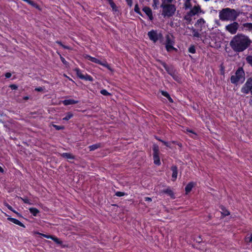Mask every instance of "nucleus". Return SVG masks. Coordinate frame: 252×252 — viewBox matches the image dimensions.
Segmentation results:
<instances>
[{"mask_svg": "<svg viewBox=\"0 0 252 252\" xmlns=\"http://www.w3.org/2000/svg\"><path fill=\"white\" fill-rule=\"evenodd\" d=\"M251 43L249 38L243 34L234 36L230 42V45L235 52H240L246 50Z\"/></svg>", "mask_w": 252, "mask_h": 252, "instance_id": "1", "label": "nucleus"}, {"mask_svg": "<svg viewBox=\"0 0 252 252\" xmlns=\"http://www.w3.org/2000/svg\"><path fill=\"white\" fill-rule=\"evenodd\" d=\"M161 1L160 6L162 8L161 15L164 17L173 16L176 10L175 5V0H161Z\"/></svg>", "mask_w": 252, "mask_h": 252, "instance_id": "2", "label": "nucleus"}, {"mask_svg": "<svg viewBox=\"0 0 252 252\" xmlns=\"http://www.w3.org/2000/svg\"><path fill=\"white\" fill-rule=\"evenodd\" d=\"M239 14L234 9L225 8L219 12V18L222 21H235Z\"/></svg>", "mask_w": 252, "mask_h": 252, "instance_id": "3", "label": "nucleus"}, {"mask_svg": "<svg viewBox=\"0 0 252 252\" xmlns=\"http://www.w3.org/2000/svg\"><path fill=\"white\" fill-rule=\"evenodd\" d=\"M189 9L190 10L185 16V19L189 23L192 20V17L198 14L201 12V10L199 5L196 3L192 6L191 8Z\"/></svg>", "mask_w": 252, "mask_h": 252, "instance_id": "4", "label": "nucleus"}, {"mask_svg": "<svg viewBox=\"0 0 252 252\" xmlns=\"http://www.w3.org/2000/svg\"><path fill=\"white\" fill-rule=\"evenodd\" d=\"M232 83H243L245 80V73L242 68H239L235 74L231 77Z\"/></svg>", "mask_w": 252, "mask_h": 252, "instance_id": "5", "label": "nucleus"}, {"mask_svg": "<svg viewBox=\"0 0 252 252\" xmlns=\"http://www.w3.org/2000/svg\"><path fill=\"white\" fill-rule=\"evenodd\" d=\"M85 58L89 60V61H91V62H93V63H98V64H99L105 67H106L107 68H108L109 70H110V71H113L112 69L111 68V67L109 65V64L107 63L106 62V61H101L100 60L96 59V58H95L94 57H92L89 55H86L85 56Z\"/></svg>", "mask_w": 252, "mask_h": 252, "instance_id": "6", "label": "nucleus"}, {"mask_svg": "<svg viewBox=\"0 0 252 252\" xmlns=\"http://www.w3.org/2000/svg\"><path fill=\"white\" fill-rule=\"evenodd\" d=\"M174 44V41L169 35L166 37V41L165 43V48L168 52H170L172 50H177L173 46Z\"/></svg>", "mask_w": 252, "mask_h": 252, "instance_id": "7", "label": "nucleus"}, {"mask_svg": "<svg viewBox=\"0 0 252 252\" xmlns=\"http://www.w3.org/2000/svg\"><path fill=\"white\" fill-rule=\"evenodd\" d=\"M239 28V24L237 22H234L225 26V30L232 34L237 32Z\"/></svg>", "mask_w": 252, "mask_h": 252, "instance_id": "8", "label": "nucleus"}, {"mask_svg": "<svg viewBox=\"0 0 252 252\" xmlns=\"http://www.w3.org/2000/svg\"><path fill=\"white\" fill-rule=\"evenodd\" d=\"M252 89V78H249L243 87L241 88V92L243 93L248 94L251 91Z\"/></svg>", "mask_w": 252, "mask_h": 252, "instance_id": "9", "label": "nucleus"}, {"mask_svg": "<svg viewBox=\"0 0 252 252\" xmlns=\"http://www.w3.org/2000/svg\"><path fill=\"white\" fill-rule=\"evenodd\" d=\"M149 38L156 42L160 36V34H158L156 31H151L148 33Z\"/></svg>", "mask_w": 252, "mask_h": 252, "instance_id": "10", "label": "nucleus"}, {"mask_svg": "<svg viewBox=\"0 0 252 252\" xmlns=\"http://www.w3.org/2000/svg\"><path fill=\"white\" fill-rule=\"evenodd\" d=\"M143 11L148 16L149 19L152 21L153 19V13L152 10L147 6H145L142 9Z\"/></svg>", "mask_w": 252, "mask_h": 252, "instance_id": "11", "label": "nucleus"}, {"mask_svg": "<svg viewBox=\"0 0 252 252\" xmlns=\"http://www.w3.org/2000/svg\"><path fill=\"white\" fill-rule=\"evenodd\" d=\"M7 220L17 225H18L24 228L25 227V225L23 223H22L21 222H20L19 220L16 219H14L9 217H8Z\"/></svg>", "mask_w": 252, "mask_h": 252, "instance_id": "12", "label": "nucleus"}, {"mask_svg": "<svg viewBox=\"0 0 252 252\" xmlns=\"http://www.w3.org/2000/svg\"><path fill=\"white\" fill-rule=\"evenodd\" d=\"M171 170L172 171V180L174 181L176 180L177 177L178 171L177 168L176 166H172L171 167Z\"/></svg>", "mask_w": 252, "mask_h": 252, "instance_id": "13", "label": "nucleus"}, {"mask_svg": "<svg viewBox=\"0 0 252 252\" xmlns=\"http://www.w3.org/2000/svg\"><path fill=\"white\" fill-rule=\"evenodd\" d=\"M78 102V101L75 100L73 99H65L63 101V103L64 105H68L74 104H76Z\"/></svg>", "mask_w": 252, "mask_h": 252, "instance_id": "14", "label": "nucleus"}, {"mask_svg": "<svg viewBox=\"0 0 252 252\" xmlns=\"http://www.w3.org/2000/svg\"><path fill=\"white\" fill-rule=\"evenodd\" d=\"M61 156L63 158L67 159L68 160L73 159L75 158L74 156L72 154L67 153H64L62 154Z\"/></svg>", "mask_w": 252, "mask_h": 252, "instance_id": "15", "label": "nucleus"}, {"mask_svg": "<svg viewBox=\"0 0 252 252\" xmlns=\"http://www.w3.org/2000/svg\"><path fill=\"white\" fill-rule=\"evenodd\" d=\"M205 23V22L204 20L202 18H200L197 20L195 26L197 28H200V30H201L202 27L204 26Z\"/></svg>", "mask_w": 252, "mask_h": 252, "instance_id": "16", "label": "nucleus"}, {"mask_svg": "<svg viewBox=\"0 0 252 252\" xmlns=\"http://www.w3.org/2000/svg\"><path fill=\"white\" fill-rule=\"evenodd\" d=\"M192 0H185L184 3V7L186 9L191 8L193 5Z\"/></svg>", "mask_w": 252, "mask_h": 252, "instance_id": "17", "label": "nucleus"}, {"mask_svg": "<svg viewBox=\"0 0 252 252\" xmlns=\"http://www.w3.org/2000/svg\"><path fill=\"white\" fill-rule=\"evenodd\" d=\"M188 28L192 32V35L194 37H200L201 36V34L196 29L193 28V27H188Z\"/></svg>", "mask_w": 252, "mask_h": 252, "instance_id": "18", "label": "nucleus"}, {"mask_svg": "<svg viewBox=\"0 0 252 252\" xmlns=\"http://www.w3.org/2000/svg\"><path fill=\"white\" fill-rule=\"evenodd\" d=\"M154 162L155 164L159 165L160 164L159 154H153Z\"/></svg>", "mask_w": 252, "mask_h": 252, "instance_id": "19", "label": "nucleus"}, {"mask_svg": "<svg viewBox=\"0 0 252 252\" xmlns=\"http://www.w3.org/2000/svg\"><path fill=\"white\" fill-rule=\"evenodd\" d=\"M193 186L194 184L192 182H190L187 185V186L185 188L186 193H188L189 192L191 191Z\"/></svg>", "mask_w": 252, "mask_h": 252, "instance_id": "20", "label": "nucleus"}, {"mask_svg": "<svg viewBox=\"0 0 252 252\" xmlns=\"http://www.w3.org/2000/svg\"><path fill=\"white\" fill-rule=\"evenodd\" d=\"M29 210L30 213L32 214L34 216H37V214L39 213L38 210L35 208H30Z\"/></svg>", "mask_w": 252, "mask_h": 252, "instance_id": "21", "label": "nucleus"}, {"mask_svg": "<svg viewBox=\"0 0 252 252\" xmlns=\"http://www.w3.org/2000/svg\"><path fill=\"white\" fill-rule=\"evenodd\" d=\"M76 72V73L78 77H79L80 79H82L84 74L82 73L81 71L79 68H75L74 70Z\"/></svg>", "mask_w": 252, "mask_h": 252, "instance_id": "22", "label": "nucleus"}, {"mask_svg": "<svg viewBox=\"0 0 252 252\" xmlns=\"http://www.w3.org/2000/svg\"><path fill=\"white\" fill-rule=\"evenodd\" d=\"M163 192L168 194L172 198H174V193L170 189H167L163 190Z\"/></svg>", "mask_w": 252, "mask_h": 252, "instance_id": "23", "label": "nucleus"}, {"mask_svg": "<svg viewBox=\"0 0 252 252\" xmlns=\"http://www.w3.org/2000/svg\"><path fill=\"white\" fill-rule=\"evenodd\" d=\"M153 150L154 151L153 154H159V149L158 146L157 145H154L153 146Z\"/></svg>", "mask_w": 252, "mask_h": 252, "instance_id": "24", "label": "nucleus"}, {"mask_svg": "<svg viewBox=\"0 0 252 252\" xmlns=\"http://www.w3.org/2000/svg\"><path fill=\"white\" fill-rule=\"evenodd\" d=\"M244 27L247 29L252 31V23H245L243 25Z\"/></svg>", "mask_w": 252, "mask_h": 252, "instance_id": "25", "label": "nucleus"}, {"mask_svg": "<svg viewBox=\"0 0 252 252\" xmlns=\"http://www.w3.org/2000/svg\"><path fill=\"white\" fill-rule=\"evenodd\" d=\"M82 79H84L85 80H89L90 81H92L93 80L92 77H91L90 75H88L87 74H84V77Z\"/></svg>", "mask_w": 252, "mask_h": 252, "instance_id": "26", "label": "nucleus"}, {"mask_svg": "<svg viewBox=\"0 0 252 252\" xmlns=\"http://www.w3.org/2000/svg\"><path fill=\"white\" fill-rule=\"evenodd\" d=\"M245 242L246 243L252 242V233L250 235H247L245 238Z\"/></svg>", "mask_w": 252, "mask_h": 252, "instance_id": "27", "label": "nucleus"}, {"mask_svg": "<svg viewBox=\"0 0 252 252\" xmlns=\"http://www.w3.org/2000/svg\"><path fill=\"white\" fill-rule=\"evenodd\" d=\"M153 6L154 7V9L158 8L159 3V0H153Z\"/></svg>", "mask_w": 252, "mask_h": 252, "instance_id": "28", "label": "nucleus"}, {"mask_svg": "<svg viewBox=\"0 0 252 252\" xmlns=\"http://www.w3.org/2000/svg\"><path fill=\"white\" fill-rule=\"evenodd\" d=\"M134 11L138 13L139 15L142 16L141 12L140 11V8L137 4H135L134 7Z\"/></svg>", "mask_w": 252, "mask_h": 252, "instance_id": "29", "label": "nucleus"}, {"mask_svg": "<svg viewBox=\"0 0 252 252\" xmlns=\"http://www.w3.org/2000/svg\"><path fill=\"white\" fill-rule=\"evenodd\" d=\"M189 52L191 54H194L195 53L196 50L194 45H191L189 47Z\"/></svg>", "mask_w": 252, "mask_h": 252, "instance_id": "30", "label": "nucleus"}, {"mask_svg": "<svg viewBox=\"0 0 252 252\" xmlns=\"http://www.w3.org/2000/svg\"><path fill=\"white\" fill-rule=\"evenodd\" d=\"M72 116H73V114L69 112L67 114L66 116L63 118V120H66V121L68 120L70 118H71L72 117Z\"/></svg>", "mask_w": 252, "mask_h": 252, "instance_id": "31", "label": "nucleus"}, {"mask_svg": "<svg viewBox=\"0 0 252 252\" xmlns=\"http://www.w3.org/2000/svg\"><path fill=\"white\" fill-rule=\"evenodd\" d=\"M162 94L165 97H167L170 102H172V98L170 97L169 94L166 92H162Z\"/></svg>", "mask_w": 252, "mask_h": 252, "instance_id": "32", "label": "nucleus"}, {"mask_svg": "<svg viewBox=\"0 0 252 252\" xmlns=\"http://www.w3.org/2000/svg\"><path fill=\"white\" fill-rule=\"evenodd\" d=\"M109 3L113 10H116V6L112 0H108Z\"/></svg>", "mask_w": 252, "mask_h": 252, "instance_id": "33", "label": "nucleus"}, {"mask_svg": "<svg viewBox=\"0 0 252 252\" xmlns=\"http://www.w3.org/2000/svg\"><path fill=\"white\" fill-rule=\"evenodd\" d=\"M99 147V145H98V144H94V145H91V146H89V149H90V151H93V150H94L96 149Z\"/></svg>", "mask_w": 252, "mask_h": 252, "instance_id": "34", "label": "nucleus"}, {"mask_svg": "<svg viewBox=\"0 0 252 252\" xmlns=\"http://www.w3.org/2000/svg\"><path fill=\"white\" fill-rule=\"evenodd\" d=\"M35 234H38V235H40L45 238H49V239H51L52 238V237L53 236H51V235H46V234H42V233H39V232H35Z\"/></svg>", "mask_w": 252, "mask_h": 252, "instance_id": "35", "label": "nucleus"}, {"mask_svg": "<svg viewBox=\"0 0 252 252\" xmlns=\"http://www.w3.org/2000/svg\"><path fill=\"white\" fill-rule=\"evenodd\" d=\"M247 62L252 66V56H249L246 58Z\"/></svg>", "mask_w": 252, "mask_h": 252, "instance_id": "36", "label": "nucleus"}, {"mask_svg": "<svg viewBox=\"0 0 252 252\" xmlns=\"http://www.w3.org/2000/svg\"><path fill=\"white\" fill-rule=\"evenodd\" d=\"M221 210V213L223 214V216H227L229 214V212L227 210H226L224 208L222 207Z\"/></svg>", "mask_w": 252, "mask_h": 252, "instance_id": "37", "label": "nucleus"}, {"mask_svg": "<svg viewBox=\"0 0 252 252\" xmlns=\"http://www.w3.org/2000/svg\"><path fill=\"white\" fill-rule=\"evenodd\" d=\"M52 239L57 244H61L62 243V241L57 237L53 236Z\"/></svg>", "mask_w": 252, "mask_h": 252, "instance_id": "38", "label": "nucleus"}, {"mask_svg": "<svg viewBox=\"0 0 252 252\" xmlns=\"http://www.w3.org/2000/svg\"><path fill=\"white\" fill-rule=\"evenodd\" d=\"M115 195L117 196L121 197L125 195V193L121 191H117L116 192Z\"/></svg>", "mask_w": 252, "mask_h": 252, "instance_id": "39", "label": "nucleus"}, {"mask_svg": "<svg viewBox=\"0 0 252 252\" xmlns=\"http://www.w3.org/2000/svg\"><path fill=\"white\" fill-rule=\"evenodd\" d=\"M100 93L104 95H107L109 94V93L105 90H102L100 91Z\"/></svg>", "mask_w": 252, "mask_h": 252, "instance_id": "40", "label": "nucleus"}, {"mask_svg": "<svg viewBox=\"0 0 252 252\" xmlns=\"http://www.w3.org/2000/svg\"><path fill=\"white\" fill-rule=\"evenodd\" d=\"M53 126L57 130H60V129H63L64 128L63 126H57V125H53Z\"/></svg>", "mask_w": 252, "mask_h": 252, "instance_id": "41", "label": "nucleus"}, {"mask_svg": "<svg viewBox=\"0 0 252 252\" xmlns=\"http://www.w3.org/2000/svg\"><path fill=\"white\" fill-rule=\"evenodd\" d=\"M127 4L129 6H131L132 5V0H126Z\"/></svg>", "mask_w": 252, "mask_h": 252, "instance_id": "42", "label": "nucleus"}, {"mask_svg": "<svg viewBox=\"0 0 252 252\" xmlns=\"http://www.w3.org/2000/svg\"><path fill=\"white\" fill-rule=\"evenodd\" d=\"M4 205H5V206H6V207H7V208H8L9 210H11V211H12V209H12V207H11V206H10L9 204H7V203H4Z\"/></svg>", "mask_w": 252, "mask_h": 252, "instance_id": "43", "label": "nucleus"}, {"mask_svg": "<svg viewBox=\"0 0 252 252\" xmlns=\"http://www.w3.org/2000/svg\"><path fill=\"white\" fill-rule=\"evenodd\" d=\"M10 88H11V89H12V90H16V89H17V86H16V85H11L10 86Z\"/></svg>", "mask_w": 252, "mask_h": 252, "instance_id": "44", "label": "nucleus"}, {"mask_svg": "<svg viewBox=\"0 0 252 252\" xmlns=\"http://www.w3.org/2000/svg\"><path fill=\"white\" fill-rule=\"evenodd\" d=\"M5 76L6 77V78H10L11 76V74L9 72H7L5 74Z\"/></svg>", "mask_w": 252, "mask_h": 252, "instance_id": "45", "label": "nucleus"}, {"mask_svg": "<svg viewBox=\"0 0 252 252\" xmlns=\"http://www.w3.org/2000/svg\"><path fill=\"white\" fill-rule=\"evenodd\" d=\"M35 90L37 92H41L43 90V89L42 87H39V88H35Z\"/></svg>", "mask_w": 252, "mask_h": 252, "instance_id": "46", "label": "nucleus"}, {"mask_svg": "<svg viewBox=\"0 0 252 252\" xmlns=\"http://www.w3.org/2000/svg\"><path fill=\"white\" fill-rule=\"evenodd\" d=\"M25 203H29V200L27 198L23 199L22 198H20Z\"/></svg>", "mask_w": 252, "mask_h": 252, "instance_id": "47", "label": "nucleus"}, {"mask_svg": "<svg viewBox=\"0 0 252 252\" xmlns=\"http://www.w3.org/2000/svg\"><path fill=\"white\" fill-rule=\"evenodd\" d=\"M188 132L189 133H191L193 135L192 136V137L195 138L196 137V134L194 133H193L191 130H188Z\"/></svg>", "mask_w": 252, "mask_h": 252, "instance_id": "48", "label": "nucleus"}, {"mask_svg": "<svg viewBox=\"0 0 252 252\" xmlns=\"http://www.w3.org/2000/svg\"><path fill=\"white\" fill-rule=\"evenodd\" d=\"M145 200L146 201L150 202V201H152V199L151 198H150V197H147L145 198Z\"/></svg>", "mask_w": 252, "mask_h": 252, "instance_id": "49", "label": "nucleus"}, {"mask_svg": "<svg viewBox=\"0 0 252 252\" xmlns=\"http://www.w3.org/2000/svg\"><path fill=\"white\" fill-rule=\"evenodd\" d=\"M12 211L13 212H14V213H15L16 214H17L18 215V216H19V217H21V215L20 214H19L17 212H16L15 210L12 209Z\"/></svg>", "mask_w": 252, "mask_h": 252, "instance_id": "50", "label": "nucleus"}, {"mask_svg": "<svg viewBox=\"0 0 252 252\" xmlns=\"http://www.w3.org/2000/svg\"><path fill=\"white\" fill-rule=\"evenodd\" d=\"M62 61L64 63L65 62V61L64 58H61Z\"/></svg>", "mask_w": 252, "mask_h": 252, "instance_id": "51", "label": "nucleus"}, {"mask_svg": "<svg viewBox=\"0 0 252 252\" xmlns=\"http://www.w3.org/2000/svg\"><path fill=\"white\" fill-rule=\"evenodd\" d=\"M3 172V170L2 169V168L0 166V172Z\"/></svg>", "mask_w": 252, "mask_h": 252, "instance_id": "52", "label": "nucleus"}, {"mask_svg": "<svg viewBox=\"0 0 252 252\" xmlns=\"http://www.w3.org/2000/svg\"><path fill=\"white\" fill-rule=\"evenodd\" d=\"M163 143L166 146H168V144L167 143L165 142H163Z\"/></svg>", "mask_w": 252, "mask_h": 252, "instance_id": "53", "label": "nucleus"}, {"mask_svg": "<svg viewBox=\"0 0 252 252\" xmlns=\"http://www.w3.org/2000/svg\"><path fill=\"white\" fill-rule=\"evenodd\" d=\"M63 47L64 48H67L66 47H65V46H63Z\"/></svg>", "mask_w": 252, "mask_h": 252, "instance_id": "54", "label": "nucleus"}]
</instances>
